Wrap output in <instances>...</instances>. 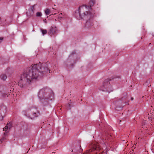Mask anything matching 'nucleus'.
Here are the masks:
<instances>
[{
    "label": "nucleus",
    "mask_w": 154,
    "mask_h": 154,
    "mask_svg": "<svg viewBox=\"0 0 154 154\" xmlns=\"http://www.w3.org/2000/svg\"><path fill=\"white\" fill-rule=\"evenodd\" d=\"M2 140H1V142H2Z\"/></svg>",
    "instance_id": "23"
},
{
    "label": "nucleus",
    "mask_w": 154,
    "mask_h": 154,
    "mask_svg": "<svg viewBox=\"0 0 154 154\" xmlns=\"http://www.w3.org/2000/svg\"><path fill=\"white\" fill-rule=\"evenodd\" d=\"M110 81V79H109L105 80L102 85L99 88V90L108 93L112 91V88L110 85V82H109Z\"/></svg>",
    "instance_id": "4"
},
{
    "label": "nucleus",
    "mask_w": 154,
    "mask_h": 154,
    "mask_svg": "<svg viewBox=\"0 0 154 154\" xmlns=\"http://www.w3.org/2000/svg\"><path fill=\"white\" fill-rule=\"evenodd\" d=\"M13 90H14V89H11V90H10V91H13Z\"/></svg>",
    "instance_id": "20"
},
{
    "label": "nucleus",
    "mask_w": 154,
    "mask_h": 154,
    "mask_svg": "<svg viewBox=\"0 0 154 154\" xmlns=\"http://www.w3.org/2000/svg\"><path fill=\"white\" fill-rule=\"evenodd\" d=\"M37 111V110L36 108H32L29 109H28L27 110L23 111L22 113L25 116L29 117H30L29 114L30 113L32 117L31 119H32V118L37 116V114L36 113Z\"/></svg>",
    "instance_id": "5"
},
{
    "label": "nucleus",
    "mask_w": 154,
    "mask_h": 154,
    "mask_svg": "<svg viewBox=\"0 0 154 154\" xmlns=\"http://www.w3.org/2000/svg\"><path fill=\"white\" fill-rule=\"evenodd\" d=\"M3 40V38L2 37H0V43H1L2 40Z\"/></svg>",
    "instance_id": "18"
},
{
    "label": "nucleus",
    "mask_w": 154,
    "mask_h": 154,
    "mask_svg": "<svg viewBox=\"0 0 154 154\" xmlns=\"http://www.w3.org/2000/svg\"><path fill=\"white\" fill-rule=\"evenodd\" d=\"M34 5H33L32 6V12L33 11V9H34Z\"/></svg>",
    "instance_id": "19"
},
{
    "label": "nucleus",
    "mask_w": 154,
    "mask_h": 154,
    "mask_svg": "<svg viewBox=\"0 0 154 154\" xmlns=\"http://www.w3.org/2000/svg\"><path fill=\"white\" fill-rule=\"evenodd\" d=\"M11 94V92H8V94H7V93H3L1 91H0V97H6L7 95V96H8L9 95H10V94Z\"/></svg>",
    "instance_id": "8"
},
{
    "label": "nucleus",
    "mask_w": 154,
    "mask_h": 154,
    "mask_svg": "<svg viewBox=\"0 0 154 154\" xmlns=\"http://www.w3.org/2000/svg\"><path fill=\"white\" fill-rule=\"evenodd\" d=\"M57 32L56 27L54 26H52L49 30L48 32L49 35L52 36L53 35H55L56 34Z\"/></svg>",
    "instance_id": "6"
},
{
    "label": "nucleus",
    "mask_w": 154,
    "mask_h": 154,
    "mask_svg": "<svg viewBox=\"0 0 154 154\" xmlns=\"http://www.w3.org/2000/svg\"><path fill=\"white\" fill-rule=\"evenodd\" d=\"M89 8L86 6H80L73 13V16L78 20L87 19L85 27L87 28L91 27L94 25L93 17L94 13L88 12Z\"/></svg>",
    "instance_id": "2"
},
{
    "label": "nucleus",
    "mask_w": 154,
    "mask_h": 154,
    "mask_svg": "<svg viewBox=\"0 0 154 154\" xmlns=\"http://www.w3.org/2000/svg\"><path fill=\"white\" fill-rule=\"evenodd\" d=\"M42 14L41 12H37L36 14V16L38 17H40L41 16Z\"/></svg>",
    "instance_id": "14"
},
{
    "label": "nucleus",
    "mask_w": 154,
    "mask_h": 154,
    "mask_svg": "<svg viewBox=\"0 0 154 154\" xmlns=\"http://www.w3.org/2000/svg\"><path fill=\"white\" fill-rule=\"evenodd\" d=\"M95 3V0H90V2L89 3V6H87L85 5H83L82 6L84 5L86 6L87 8H89L88 12L90 13H94L92 12V9L91 7L93 6Z\"/></svg>",
    "instance_id": "7"
},
{
    "label": "nucleus",
    "mask_w": 154,
    "mask_h": 154,
    "mask_svg": "<svg viewBox=\"0 0 154 154\" xmlns=\"http://www.w3.org/2000/svg\"><path fill=\"white\" fill-rule=\"evenodd\" d=\"M81 146H79V149H81Z\"/></svg>",
    "instance_id": "21"
},
{
    "label": "nucleus",
    "mask_w": 154,
    "mask_h": 154,
    "mask_svg": "<svg viewBox=\"0 0 154 154\" xmlns=\"http://www.w3.org/2000/svg\"><path fill=\"white\" fill-rule=\"evenodd\" d=\"M8 129V127L7 126H6L3 128V130L5 131V132L4 133V135H6L7 134V133L8 132V131H7Z\"/></svg>",
    "instance_id": "11"
},
{
    "label": "nucleus",
    "mask_w": 154,
    "mask_h": 154,
    "mask_svg": "<svg viewBox=\"0 0 154 154\" xmlns=\"http://www.w3.org/2000/svg\"><path fill=\"white\" fill-rule=\"evenodd\" d=\"M40 30L43 35L46 34L47 33V31L46 29H41Z\"/></svg>",
    "instance_id": "9"
},
{
    "label": "nucleus",
    "mask_w": 154,
    "mask_h": 154,
    "mask_svg": "<svg viewBox=\"0 0 154 154\" xmlns=\"http://www.w3.org/2000/svg\"><path fill=\"white\" fill-rule=\"evenodd\" d=\"M1 77L2 79L5 80L7 79V76L4 74H2L1 75Z\"/></svg>",
    "instance_id": "12"
},
{
    "label": "nucleus",
    "mask_w": 154,
    "mask_h": 154,
    "mask_svg": "<svg viewBox=\"0 0 154 154\" xmlns=\"http://www.w3.org/2000/svg\"><path fill=\"white\" fill-rule=\"evenodd\" d=\"M133 100V98H131V100Z\"/></svg>",
    "instance_id": "22"
},
{
    "label": "nucleus",
    "mask_w": 154,
    "mask_h": 154,
    "mask_svg": "<svg viewBox=\"0 0 154 154\" xmlns=\"http://www.w3.org/2000/svg\"><path fill=\"white\" fill-rule=\"evenodd\" d=\"M75 54V52H72V53L71 54H70L69 56V58H71V57H72L73 56V55L74 54Z\"/></svg>",
    "instance_id": "16"
},
{
    "label": "nucleus",
    "mask_w": 154,
    "mask_h": 154,
    "mask_svg": "<svg viewBox=\"0 0 154 154\" xmlns=\"http://www.w3.org/2000/svg\"><path fill=\"white\" fill-rule=\"evenodd\" d=\"M55 14H54V15H55Z\"/></svg>",
    "instance_id": "24"
},
{
    "label": "nucleus",
    "mask_w": 154,
    "mask_h": 154,
    "mask_svg": "<svg viewBox=\"0 0 154 154\" xmlns=\"http://www.w3.org/2000/svg\"><path fill=\"white\" fill-rule=\"evenodd\" d=\"M62 13H60V14H59V17L60 18H63V17H62L61 16V15H62Z\"/></svg>",
    "instance_id": "17"
},
{
    "label": "nucleus",
    "mask_w": 154,
    "mask_h": 154,
    "mask_svg": "<svg viewBox=\"0 0 154 154\" xmlns=\"http://www.w3.org/2000/svg\"><path fill=\"white\" fill-rule=\"evenodd\" d=\"M49 70L48 63L32 64L24 70L21 74L20 79L18 82V85L21 87H26L33 82L34 80L43 76L48 73Z\"/></svg>",
    "instance_id": "1"
},
{
    "label": "nucleus",
    "mask_w": 154,
    "mask_h": 154,
    "mask_svg": "<svg viewBox=\"0 0 154 154\" xmlns=\"http://www.w3.org/2000/svg\"><path fill=\"white\" fill-rule=\"evenodd\" d=\"M127 98V96H126L125 95L124 97H122L121 98L120 100L122 101H123L125 100H126Z\"/></svg>",
    "instance_id": "15"
},
{
    "label": "nucleus",
    "mask_w": 154,
    "mask_h": 154,
    "mask_svg": "<svg viewBox=\"0 0 154 154\" xmlns=\"http://www.w3.org/2000/svg\"><path fill=\"white\" fill-rule=\"evenodd\" d=\"M38 96L40 99V101L44 105H47L49 100L54 99V95L51 90L47 88H43L39 91Z\"/></svg>",
    "instance_id": "3"
},
{
    "label": "nucleus",
    "mask_w": 154,
    "mask_h": 154,
    "mask_svg": "<svg viewBox=\"0 0 154 154\" xmlns=\"http://www.w3.org/2000/svg\"><path fill=\"white\" fill-rule=\"evenodd\" d=\"M12 125V124L11 122L8 123L6 125V126L8 127V128L9 129H10L11 128Z\"/></svg>",
    "instance_id": "13"
},
{
    "label": "nucleus",
    "mask_w": 154,
    "mask_h": 154,
    "mask_svg": "<svg viewBox=\"0 0 154 154\" xmlns=\"http://www.w3.org/2000/svg\"><path fill=\"white\" fill-rule=\"evenodd\" d=\"M50 13V10L48 8H46L45 10V13L46 15H48Z\"/></svg>",
    "instance_id": "10"
}]
</instances>
